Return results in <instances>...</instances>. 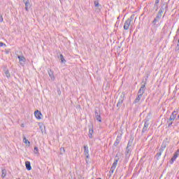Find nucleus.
Listing matches in <instances>:
<instances>
[{
  "label": "nucleus",
  "mask_w": 179,
  "mask_h": 179,
  "mask_svg": "<svg viewBox=\"0 0 179 179\" xmlns=\"http://www.w3.org/2000/svg\"><path fill=\"white\" fill-rule=\"evenodd\" d=\"M17 58H18L20 64H22V61H23V55H18Z\"/></svg>",
  "instance_id": "25"
},
{
  "label": "nucleus",
  "mask_w": 179,
  "mask_h": 179,
  "mask_svg": "<svg viewBox=\"0 0 179 179\" xmlns=\"http://www.w3.org/2000/svg\"><path fill=\"white\" fill-rule=\"evenodd\" d=\"M166 146H167V144L166 143V142H163L162 145H161V148L159 150H161V152H164V149H166Z\"/></svg>",
  "instance_id": "14"
},
{
  "label": "nucleus",
  "mask_w": 179,
  "mask_h": 179,
  "mask_svg": "<svg viewBox=\"0 0 179 179\" xmlns=\"http://www.w3.org/2000/svg\"><path fill=\"white\" fill-rule=\"evenodd\" d=\"M142 96L143 95H141L139 94H138L136 99L134 101L135 104H136V103H139L141 101V99H142Z\"/></svg>",
  "instance_id": "13"
},
{
  "label": "nucleus",
  "mask_w": 179,
  "mask_h": 179,
  "mask_svg": "<svg viewBox=\"0 0 179 179\" xmlns=\"http://www.w3.org/2000/svg\"><path fill=\"white\" fill-rule=\"evenodd\" d=\"M60 59L62 62H66L65 59L64 58V55H60Z\"/></svg>",
  "instance_id": "31"
},
{
  "label": "nucleus",
  "mask_w": 179,
  "mask_h": 179,
  "mask_svg": "<svg viewBox=\"0 0 179 179\" xmlns=\"http://www.w3.org/2000/svg\"><path fill=\"white\" fill-rule=\"evenodd\" d=\"M176 153H178V155H179V150H178L176 151Z\"/></svg>",
  "instance_id": "37"
},
{
  "label": "nucleus",
  "mask_w": 179,
  "mask_h": 179,
  "mask_svg": "<svg viewBox=\"0 0 179 179\" xmlns=\"http://www.w3.org/2000/svg\"><path fill=\"white\" fill-rule=\"evenodd\" d=\"M130 146H131V143H128L127 147L126 148V152H125L127 157H129V155H131V149L129 148Z\"/></svg>",
  "instance_id": "6"
},
{
  "label": "nucleus",
  "mask_w": 179,
  "mask_h": 179,
  "mask_svg": "<svg viewBox=\"0 0 179 179\" xmlns=\"http://www.w3.org/2000/svg\"><path fill=\"white\" fill-rule=\"evenodd\" d=\"M143 93H145V89L140 88V90H138V94L143 96Z\"/></svg>",
  "instance_id": "21"
},
{
  "label": "nucleus",
  "mask_w": 179,
  "mask_h": 179,
  "mask_svg": "<svg viewBox=\"0 0 179 179\" xmlns=\"http://www.w3.org/2000/svg\"><path fill=\"white\" fill-rule=\"evenodd\" d=\"M167 124H168V127H171V125H173V121L170 120V119H169L167 120Z\"/></svg>",
  "instance_id": "24"
},
{
  "label": "nucleus",
  "mask_w": 179,
  "mask_h": 179,
  "mask_svg": "<svg viewBox=\"0 0 179 179\" xmlns=\"http://www.w3.org/2000/svg\"><path fill=\"white\" fill-rule=\"evenodd\" d=\"M115 170V168H110V173H111V174H113V173H114V171Z\"/></svg>",
  "instance_id": "32"
},
{
  "label": "nucleus",
  "mask_w": 179,
  "mask_h": 179,
  "mask_svg": "<svg viewBox=\"0 0 179 179\" xmlns=\"http://www.w3.org/2000/svg\"><path fill=\"white\" fill-rule=\"evenodd\" d=\"M149 124H150L149 120H147L145 122L144 127L142 129V134H143V133L146 132V131H148V129L149 128Z\"/></svg>",
  "instance_id": "4"
},
{
  "label": "nucleus",
  "mask_w": 179,
  "mask_h": 179,
  "mask_svg": "<svg viewBox=\"0 0 179 179\" xmlns=\"http://www.w3.org/2000/svg\"><path fill=\"white\" fill-rule=\"evenodd\" d=\"M93 133H94L93 127H90L88 136H89V138H90V139L93 138Z\"/></svg>",
  "instance_id": "11"
},
{
  "label": "nucleus",
  "mask_w": 179,
  "mask_h": 179,
  "mask_svg": "<svg viewBox=\"0 0 179 179\" xmlns=\"http://www.w3.org/2000/svg\"><path fill=\"white\" fill-rule=\"evenodd\" d=\"M95 117H97L99 115H101L100 110H95Z\"/></svg>",
  "instance_id": "27"
},
{
  "label": "nucleus",
  "mask_w": 179,
  "mask_h": 179,
  "mask_svg": "<svg viewBox=\"0 0 179 179\" xmlns=\"http://www.w3.org/2000/svg\"><path fill=\"white\" fill-rule=\"evenodd\" d=\"M3 22V18L2 17V15L0 14V22Z\"/></svg>",
  "instance_id": "35"
},
{
  "label": "nucleus",
  "mask_w": 179,
  "mask_h": 179,
  "mask_svg": "<svg viewBox=\"0 0 179 179\" xmlns=\"http://www.w3.org/2000/svg\"><path fill=\"white\" fill-rule=\"evenodd\" d=\"M162 152L163 151H161V150H159V152L157 154V159H159L162 156Z\"/></svg>",
  "instance_id": "30"
},
{
  "label": "nucleus",
  "mask_w": 179,
  "mask_h": 179,
  "mask_svg": "<svg viewBox=\"0 0 179 179\" xmlns=\"http://www.w3.org/2000/svg\"><path fill=\"white\" fill-rule=\"evenodd\" d=\"M65 153V148H60V155H64Z\"/></svg>",
  "instance_id": "29"
},
{
  "label": "nucleus",
  "mask_w": 179,
  "mask_h": 179,
  "mask_svg": "<svg viewBox=\"0 0 179 179\" xmlns=\"http://www.w3.org/2000/svg\"><path fill=\"white\" fill-rule=\"evenodd\" d=\"M3 45H6L2 42H0V47H3Z\"/></svg>",
  "instance_id": "36"
},
{
  "label": "nucleus",
  "mask_w": 179,
  "mask_h": 179,
  "mask_svg": "<svg viewBox=\"0 0 179 179\" xmlns=\"http://www.w3.org/2000/svg\"><path fill=\"white\" fill-rule=\"evenodd\" d=\"M84 155L86 157V163H89V160L87 159H90V155H89V147L87 145H84Z\"/></svg>",
  "instance_id": "3"
},
{
  "label": "nucleus",
  "mask_w": 179,
  "mask_h": 179,
  "mask_svg": "<svg viewBox=\"0 0 179 179\" xmlns=\"http://www.w3.org/2000/svg\"><path fill=\"white\" fill-rule=\"evenodd\" d=\"M24 143H25L27 148L30 146V141H29V140H27L26 137H24Z\"/></svg>",
  "instance_id": "15"
},
{
  "label": "nucleus",
  "mask_w": 179,
  "mask_h": 179,
  "mask_svg": "<svg viewBox=\"0 0 179 179\" xmlns=\"http://www.w3.org/2000/svg\"><path fill=\"white\" fill-rule=\"evenodd\" d=\"M177 117V112L174 110L172 114L169 117V120L173 122L176 120V117Z\"/></svg>",
  "instance_id": "7"
},
{
  "label": "nucleus",
  "mask_w": 179,
  "mask_h": 179,
  "mask_svg": "<svg viewBox=\"0 0 179 179\" xmlns=\"http://www.w3.org/2000/svg\"><path fill=\"white\" fill-rule=\"evenodd\" d=\"M25 166L27 170H28V171H30V170H31V164L30 163V162L27 161L25 162Z\"/></svg>",
  "instance_id": "9"
},
{
  "label": "nucleus",
  "mask_w": 179,
  "mask_h": 179,
  "mask_svg": "<svg viewBox=\"0 0 179 179\" xmlns=\"http://www.w3.org/2000/svg\"><path fill=\"white\" fill-rule=\"evenodd\" d=\"M30 8H31V4H30V2H29V1H26L25 2V10H27V12H29V9H30Z\"/></svg>",
  "instance_id": "10"
},
{
  "label": "nucleus",
  "mask_w": 179,
  "mask_h": 179,
  "mask_svg": "<svg viewBox=\"0 0 179 179\" xmlns=\"http://www.w3.org/2000/svg\"><path fill=\"white\" fill-rule=\"evenodd\" d=\"M94 6H95L96 7L99 6V1H95L94 2Z\"/></svg>",
  "instance_id": "33"
},
{
  "label": "nucleus",
  "mask_w": 179,
  "mask_h": 179,
  "mask_svg": "<svg viewBox=\"0 0 179 179\" xmlns=\"http://www.w3.org/2000/svg\"><path fill=\"white\" fill-rule=\"evenodd\" d=\"M39 128H40V129H41L42 134H44V129H45V127H43V126H42V124H41V125H40Z\"/></svg>",
  "instance_id": "28"
},
{
  "label": "nucleus",
  "mask_w": 179,
  "mask_h": 179,
  "mask_svg": "<svg viewBox=\"0 0 179 179\" xmlns=\"http://www.w3.org/2000/svg\"><path fill=\"white\" fill-rule=\"evenodd\" d=\"M48 72L50 78H51V80H55V76H54V72L51 70H49Z\"/></svg>",
  "instance_id": "8"
},
{
  "label": "nucleus",
  "mask_w": 179,
  "mask_h": 179,
  "mask_svg": "<svg viewBox=\"0 0 179 179\" xmlns=\"http://www.w3.org/2000/svg\"><path fill=\"white\" fill-rule=\"evenodd\" d=\"M160 3V0H155V8H156V10L159 9V3Z\"/></svg>",
  "instance_id": "17"
},
{
  "label": "nucleus",
  "mask_w": 179,
  "mask_h": 179,
  "mask_svg": "<svg viewBox=\"0 0 179 179\" xmlns=\"http://www.w3.org/2000/svg\"><path fill=\"white\" fill-rule=\"evenodd\" d=\"M34 153H35V155H38V148L34 147Z\"/></svg>",
  "instance_id": "26"
},
{
  "label": "nucleus",
  "mask_w": 179,
  "mask_h": 179,
  "mask_svg": "<svg viewBox=\"0 0 179 179\" xmlns=\"http://www.w3.org/2000/svg\"><path fill=\"white\" fill-rule=\"evenodd\" d=\"M178 157V152H175V154L173 155V157L171 158V162L173 163V162H174L176 160V159H177Z\"/></svg>",
  "instance_id": "18"
},
{
  "label": "nucleus",
  "mask_w": 179,
  "mask_h": 179,
  "mask_svg": "<svg viewBox=\"0 0 179 179\" xmlns=\"http://www.w3.org/2000/svg\"><path fill=\"white\" fill-rule=\"evenodd\" d=\"M123 101H124V99L121 98L120 99H119L117 103V107H121V106H122Z\"/></svg>",
  "instance_id": "16"
},
{
  "label": "nucleus",
  "mask_w": 179,
  "mask_h": 179,
  "mask_svg": "<svg viewBox=\"0 0 179 179\" xmlns=\"http://www.w3.org/2000/svg\"><path fill=\"white\" fill-rule=\"evenodd\" d=\"M120 142H121V137L120 136H117L116 141L114 143V146H118Z\"/></svg>",
  "instance_id": "12"
},
{
  "label": "nucleus",
  "mask_w": 179,
  "mask_h": 179,
  "mask_svg": "<svg viewBox=\"0 0 179 179\" xmlns=\"http://www.w3.org/2000/svg\"><path fill=\"white\" fill-rule=\"evenodd\" d=\"M117 164H118V159H115V161L111 166L112 169H116Z\"/></svg>",
  "instance_id": "19"
},
{
  "label": "nucleus",
  "mask_w": 179,
  "mask_h": 179,
  "mask_svg": "<svg viewBox=\"0 0 179 179\" xmlns=\"http://www.w3.org/2000/svg\"><path fill=\"white\" fill-rule=\"evenodd\" d=\"M91 179H94V178H91Z\"/></svg>",
  "instance_id": "40"
},
{
  "label": "nucleus",
  "mask_w": 179,
  "mask_h": 179,
  "mask_svg": "<svg viewBox=\"0 0 179 179\" xmlns=\"http://www.w3.org/2000/svg\"><path fill=\"white\" fill-rule=\"evenodd\" d=\"M98 179H101V178H98Z\"/></svg>",
  "instance_id": "39"
},
{
  "label": "nucleus",
  "mask_w": 179,
  "mask_h": 179,
  "mask_svg": "<svg viewBox=\"0 0 179 179\" xmlns=\"http://www.w3.org/2000/svg\"><path fill=\"white\" fill-rule=\"evenodd\" d=\"M163 10H164V8H163V7H162L159 9L156 17L152 21V24H156V23H157V22H159V20H160V19H162V16L163 15Z\"/></svg>",
  "instance_id": "2"
},
{
  "label": "nucleus",
  "mask_w": 179,
  "mask_h": 179,
  "mask_svg": "<svg viewBox=\"0 0 179 179\" xmlns=\"http://www.w3.org/2000/svg\"><path fill=\"white\" fill-rule=\"evenodd\" d=\"M21 127H23V124H21Z\"/></svg>",
  "instance_id": "38"
},
{
  "label": "nucleus",
  "mask_w": 179,
  "mask_h": 179,
  "mask_svg": "<svg viewBox=\"0 0 179 179\" xmlns=\"http://www.w3.org/2000/svg\"><path fill=\"white\" fill-rule=\"evenodd\" d=\"M95 118H96V121H99V122H101V115H99L98 116H95Z\"/></svg>",
  "instance_id": "23"
},
{
  "label": "nucleus",
  "mask_w": 179,
  "mask_h": 179,
  "mask_svg": "<svg viewBox=\"0 0 179 179\" xmlns=\"http://www.w3.org/2000/svg\"><path fill=\"white\" fill-rule=\"evenodd\" d=\"M146 86V83H144V84L142 85V86L141 87V89H145Z\"/></svg>",
  "instance_id": "34"
},
{
  "label": "nucleus",
  "mask_w": 179,
  "mask_h": 179,
  "mask_svg": "<svg viewBox=\"0 0 179 179\" xmlns=\"http://www.w3.org/2000/svg\"><path fill=\"white\" fill-rule=\"evenodd\" d=\"M34 115L37 120H41V117H43V114L40 110H36L34 112Z\"/></svg>",
  "instance_id": "5"
},
{
  "label": "nucleus",
  "mask_w": 179,
  "mask_h": 179,
  "mask_svg": "<svg viewBox=\"0 0 179 179\" xmlns=\"http://www.w3.org/2000/svg\"><path fill=\"white\" fill-rule=\"evenodd\" d=\"M136 20V17L135 18V15H131L129 18H128L124 24V30H128L129 27L132 28L134 24H135V22Z\"/></svg>",
  "instance_id": "1"
},
{
  "label": "nucleus",
  "mask_w": 179,
  "mask_h": 179,
  "mask_svg": "<svg viewBox=\"0 0 179 179\" xmlns=\"http://www.w3.org/2000/svg\"><path fill=\"white\" fill-rule=\"evenodd\" d=\"M4 73H5L6 76V78H10V73H9V71L5 70L4 71Z\"/></svg>",
  "instance_id": "22"
},
{
  "label": "nucleus",
  "mask_w": 179,
  "mask_h": 179,
  "mask_svg": "<svg viewBox=\"0 0 179 179\" xmlns=\"http://www.w3.org/2000/svg\"><path fill=\"white\" fill-rule=\"evenodd\" d=\"M4 177H6V169L1 170V178H3Z\"/></svg>",
  "instance_id": "20"
}]
</instances>
